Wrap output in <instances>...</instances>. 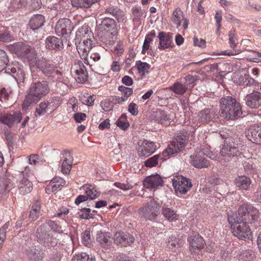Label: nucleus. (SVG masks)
<instances>
[{"label":"nucleus","mask_w":261,"mask_h":261,"mask_svg":"<svg viewBox=\"0 0 261 261\" xmlns=\"http://www.w3.org/2000/svg\"><path fill=\"white\" fill-rule=\"evenodd\" d=\"M187 138L185 136H177L174 139L168 148L163 151V155L167 156L180 152L186 145Z\"/></svg>","instance_id":"obj_10"},{"label":"nucleus","mask_w":261,"mask_h":261,"mask_svg":"<svg viewBox=\"0 0 261 261\" xmlns=\"http://www.w3.org/2000/svg\"><path fill=\"white\" fill-rule=\"evenodd\" d=\"M93 34L90 28L86 24H84L76 32L75 41L81 40H86V38H93Z\"/></svg>","instance_id":"obj_31"},{"label":"nucleus","mask_w":261,"mask_h":261,"mask_svg":"<svg viewBox=\"0 0 261 261\" xmlns=\"http://www.w3.org/2000/svg\"><path fill=\"white\" fill-rule=\"evenodd\" d=\"M116 125L122 130H126L129 126V123L126 120V116L122 114L116 121Z\"/></svg>","instance_id":"obj_54"},{"label":"nucleus","mask_w":261,"mask_h":261,"mask_svg":"<svg viewBox=\"0 0 261 261\" xmlns=\"http://www.w3.org/2000/svg\"><path fill=\"white\" fill-rule=\"evenodd\" d=\"M31 74L32 82L22 103L23 108L36 103L50 91L48 81L39 77L36 72H33Z\"/></svg>","instance_id":"obj_1"},{"label":"nucleus","mask_w":261,"mask_h":261,"mask_svg":"<svg viewBox=\"0 0 261 261\" xmlns=\"http://www.w3.org/2000/svg\"><path fill=\"white\" fill-rule=\"evenodd\" d=\"M160 209L159 204L154 201H151L145 206L141 208L138 211V214L141 218L145 220H154L156 216V212Z\"/></svg>","instance_id":"obj_9"},{"label":"nucleus","mask_w":261,"mask_h":261,"mask_svg":"<svg viewBox=\"0 0 261 261\" xmlns=\"http://www.w3.org/2000/svg\"><path fill=\"white\" fill-rule=\"evenodd\" d=\"M136 67L139 74L141 75H144L148 72L150 65L146 62H143L139 61L137 62Z\"/></svg>","instance_id":"obj_51"},{"label":"nucleus","mask_w":261,"mask_h":261,"mask_svg":"<svg viewBox=\"0 0 261 261\" xmlns=\"http://www.w3.org/2000/svg\"><path fill=\"white\" fill-rule=\"evenodd\" d=\"M61 99L59 96H54L48 100L41 102L36 108V113L38 116L44 115L46 113H52L61 105Z\"/></svg>","instance_id":"obj_8"},{"label":"nucleus","mask_w":261,"mask_h":261,"mask_svg":"<svg viewBox=\"0 0 261 261\" xmlns=\"http://www.w3.org/2000/svg\"><path fill=\"white\" fill-rule=\"evenodd\" d=\"M214 115L213 112L209 109H205L200 111L197 115L199 122L203 123L209 122L213 118Z\"/></svg>","instance_id":"obj_36"},{"label":"nucleus","mask_w":261,"mask_h":261,"mask_svg":"<svg viewBox=\"0 0 261 261\" xmlns=\"http://www.w3.org/2000/svg\"><path fill=\"white\" fill-rule=\"evenodd\" d=\"M158 38L159 40L158 48L160 50L170 48L174 46L172 34L165 32H160L159 33Z\"/></svg>","instance_id":"obj_20"},{"label":"nucleus","mask_w":261,"mask_h":261,"mask_svg":"<svg viewBox=\"0 0 261 261\" xmlns=\"http://www.w3.org/2000/svg\"><path fill=\"white\" fill-rule=\"evenodd\" d=\"M44 22L45 18L42 15L36 14L30 19L29 25L33 30L35 31L42 27Z\"/></svg>","instance_id":"obj_35"},{"label":"nucleus","mask_w":261,"mask_h":261,"mask_svg":"<svg viewBox=\"0 0 261 261\" xmlns=\"http://www.w3.org/2000/svg\"><path fill=\"white\" fill-rule=\"evenodd\" d=\"M162 214L163 216L171 222L178 219V215L173 210L166 206H163Z\"/></svg>","instance_id":"obj_41"},{"label":"nucleus","mask_w":261,"mask_h":261,"mask_svg":"<svg viewBox=\"0 0 261 261\" xmlns=\"http://www.w3.org/2000/svg\"><path fill=\"white\" fill-rule=\"evenodd\" d=\"M189 162L194 167L199 169L206 168L209 165L208 161L202 156L200 152L195 155H191Z\"/></svg>","instance_id":"obj_27"},{"label":"nucleus","mask_w":261,"mask_h":261,"mask_svg":"<svg viewBox=\"0 0 261 261\" xmlns=\"http://www.w3.org/2000/svg\"><path fill=\"white\" fill-rule=\"evenodd\" d=\"M114 185L117 188L123 191H127L133 188V186L128 182L124 184L120 182H116L114 184Z\"/></svg>","instance_id":"obj_63"},{"label":"nucleus","mask_w":261,"mask_h":261,"mask_svg":"<svg viewBox=\"0 0 261 261\" xmlns=\"http://www.w3.org/2000/svg\"><path fill=\"white\" fill-rule=\"evenodd\" d=\"M95 0H71V5L76 7L89 8Z\"/></svg>","instance_id":"obj_47"},{"label":"nucleus","mask_w":261,"mask_h":261,"mask_svg":"<svg viewBox=\"0 0 261 261\" xmlns=\"http://www.w3.org/2000/svg\"><path fill=\"white\" fill-rule=\"evenodd\" d=\"M82 242L86 246L90 245L91 242L90 232L89 230L86 229L85 230L82 236Z\"/></svg>","instance_id":"obj_62"},{"label":"nucleus","mask_w":261,"mask_h":261,"mask_svg":"<svg viewBox=\"0 0 261 261\" xmlns=\"http://www.w3.org/2000/svg\"><path fill=\"white\" fill-rule=\"evenodd\" d=\"M118 90L121 92L122 97L126 101L128 98L133 94V90L131 88L120 86L118 87Z\"/></svg>","instance_id":"obj_57"},{"label":"nucleus","mask_w":261,"mask_h":261,"mask_svg":"<svg viewBox=\"0 0 261 261\" xmlns=\"http://www.w3.org/2000/svg\"><path fill=\"white\" fill-rule=\"evenodd\" d=\"M134 21H138L142 16L143 12L140 7L135 6L132 8Z\"/></svg>","instance_id":"obj_60"},{"label":"nucleus","mask_w":261,"mask_h":261,"mask_svg":"<svg viewBox=\"0 0 261 261\" xmlns=\"http://www.w3.org/2000/svg\"><path fill=\"white\" fill-rule=\"evenodd\" d=\"M100 24L104 29V30L110 31H117L115 21L112 18L105 17L101 20Z\"/></svg>","instance_id":"obj_40"},{"label":"nucleus","mask_w":261,"mask_h":261,"mask_svg":"<svg viewBox=\"0 0 261 261\" xmlns=\"http://www.w3.org/2000/svg\"><path fill=\"white\" fill-rule=\"evenodd\" d=\"M45 44L46 48L53 50H59L63 46L61 39L54 36H48L45 39Z\"/></svg>","instance_id":"obj_30"},{"label":"nucleus","mask_w":261,"mask_h":261,"mask_svg":"<svg viewBox=\"0 0 261 261\" xmlns=\"http://www.w3.org/2000/svg\"><path fill=\"white\" fill-rule=\"evenodd\" d=\"M152 119L159 123L167 126L170 125L171 122L170 116L167 114V112L157 109L152 114Z\"/></svg>","instance_id":"obj_26"},{"label":"nucleus","mask_w":261,"mask_h":261,"mask_svg":"<svg viewBox=\"0 0 261 261\" xmlns=\"http://www.w3.org/2000/svg\"><path fill=\"white\" fill-rule=\"evenodd\" d=\"M75 74V80L78 83H84L88 79V72L83 63L81 60L75 62L72 68Z\"/></svg>","instance_id":"obj_17"},{"label":"nucleus","mask_w":261,"mask_h":261,"mask_svg":"<svg viewBox=\"0 0 261 261\" xmlns=\"http://www.w3.org/2000/svg\"><path fill=\"white\" fill-rule=\"evenodd\" d=\"M183 244L182 241L179 238H176L174 236L169 238L168 242V247L172 251L178 250Z\"/></svg>","instance_id":"obj_39"},{"label":"nucleus","mask_w":261,"mask_h":261,"mask_svg":"<svg viewBox=\"0 0 261 261\" xmlns=\"http://www.w3.org/2000/svg\"><path fill=\"white\" fill-rule=\"evenodd\" d=\"M200 152L201 154L205 155L212 160H216V155L210 150L208 147L202 148Z\"/></svg>","instance_id":"obj_64"},{"label":"nucleus","mask_w":261,"mask_h":261,"mask_svg":"<svg viewBox=\"0 0 261 261\" xmlns=\"http://www.w3.org/2000/svg\"><path fill=\"white\" fill-rule=\"evenodd\" d=\"M101 58L100 55L96 53H91L90 57H88V55H87V57L82 59L84 60V63L90 66H93V64L97 61H98Z\"/></svg>","instance_id":"obj_50"},{"label":"nucleus","mask_w":261,"mask_h":261,"mask_svg":"<svg viewBox=\"0 0 261 261\" xmlns=\"http://www.w3.org/2000/svg\"><path fill=\"white\" fill-rule=\"evenodd\" d=\"M61 158V171L64 174H68L73 164V157L70 152L64 151Z\"/></svg>","instance_id":"obj_25"},{"label":"nucleus","mask_w":261,"mask_h":261,"mask_svg":"<svg viewBox=\"0 0 261 261\" xmlns=\"http://www.w3.org/2000/svg\"><path fill=\"white\" fill-rule=\"evenodd\" d=\"M28 4V0H12L10 7L14 10L25 8Z\"/></svg>","instance_id":"obj_52"},{"label":"nucleus","mask_w":261,"mask_h":261,"mask_svg":"<svg viewBox=\"0 0 261 261\" xmlns=\"http://www.w3.org/2000/svg\"><path fill=\"white\" fill-rule=\"evenodd\" d=\"M96 241L104 248H108L112 244V238L109 232H98L97 234Z\"/></svg>","instance_id":"obj_34"},{"label":"nucleus","mask_w":261,"mask_h":261,"mask_svg":"<svg viewBox=\"0 0 261 261\" xmlns=\"http://www.w3.org/2000/svg\"><path fill=\"white\" fill-rule=\"evenodd\" d=\"M172 185L177 195L186 194L192 187L191 180L183 176L172 179Z\"/></svg>","instance_id":"obj_11"},{"label":"nucleus","mask_w":261,"mask_h":261,"mask_svg":"<svg viewBox=\"0 0 261 261\" xmlns=\"http://www.w3.org/2000/svg\"><path fill=\"white\" fill-rule=\"evenodd\" d=\"M188 240L190 245V251L192 253L199 254L204 248L205 242L199 234L190 237Z\"/></svg>","instance_id":"obj_16"},{"label":"nucleus","mask_w":261,"mask_h":261,"mask_svg":"<svg viewBox=\"0 0 261 261\" xmlns=\"http://www.w3.org/2000/svg\"><path fill=\"white\" fill-rule=\"evenodd\" d=\"M10 179L6 177L1 178L0 179V193L8 192L10 189Z\"/></svg>","instance_id":"obj_55"},{"label":"nucleus","mask_w":261,"mask_h":261,"mask_svg":"<svg viewBox=\"0 0 261 261\" xmlns=\"http://www.w3.org/2000/svg\"><path fill=\"white\" fill-rule=\"evenodd\" d=\"M85 193L90 200L96 198L98 195V192L92 185H90L86 188Z\"/></svg>","instance_id":"obj_56"},{"label":"nucleus","mask_w":261,"mask_h":261,"mask_svg":"<svg viewBox=\"0 0 261 261\" xmlns=\"http://www.w3.org/2000/svg\"><path fill=\"white\" fill-rule=\"evenodd\" d=\"M237 215L242 221L253 224L257 221L258 211L250 204L244 203L239 207Z\"/></svg>","instance_id":"obj_7"},{"label":"nucleus","mask_w":261,"mask_h":261,"mask_svg":"<svg viewBox=\"0 0 261 261\" xmlns=\"http://www.w3.org/2000/svg\"><path fill=\"white\" fill-rule=\"evenodd\" d=\"M229 36V44L230 48L234 49L237 47V41L236 33L234 30H231L228 33Z\"/></svg>","instance_id":"obj_58"},{"label":"nucleus","mask_w":261,"mask_h":261,"mask_svg":"<svg viewBox=\"0 0 261 261\" xmlns=\"http://www.w3.org/2000/svg\"><path fill=\"white\" fill-rule=\"evenodd\" d=\"M38 69L46 77L53 81H56L68 85L69 80L62 72L58 69L57 66L45 59L38 60L35 69Z\"/></svg>","instance_id":"obj_2"},{"label":"nucleus","mask_w":261,"mask_h":261,"mask_svg":"<svg viewBox=\"0 0 261 261\" xmlns=\"http://www.w3.org/2000/svg\"><path fill=\"white\" fill-rule=\"evenodd\" d=\"M36 236L37 242L45 247H51L57 250L63 245L60 242H58L56 237L45 230L44 224L37 229Z\"/></svg>","instance_id":"obj_6"},{"label":"nucleus","mask_w":261,"mask_h":261,"mask_svg":"<svg viewBox=\"0 0 261 261\" xmlns=\"http://www.w3.org/2000/svg\"><path fill=\"white\" fill-rule=\"evenodd\" d=\"M47 225L50 228L54 231L62 233L63 232V230L60 225L56 221L49 220L46 222Z\"/></svg>","instance_id":"obj_59"},{"label":"nucleus","mask_w":261,"mask_h":261,"mask_svg":"<svg viewBox=\"0 0 261 261\" xmlns=\"http://www.w3.org/2000/svg\"><path fill=\"white\" fill-rule=\"evenodd\" d=\"M92 39L86 38V40L75 41L76 49L81 59L87 57L88 53L92 47Z\"/></svg>","instance_id":"obj_19"},{"label":"nucleus","mask_w":261,"mask_h":261,"mask_svg":"<svg viewBox=\"0 0 261 261\" xmlns=\"http://www.w3.org/2000/svg\"><path fill=\"white\" fill-rule=\"evenodd\" d=\"M254 254L253 251L250 250H243L239 255L240 261H253Z\"/></svg>","instance_id":"obj_45"},{"label":"nucleus","mask_w":261,"mask_h":261,"mask_svg":"<svg viewBox=\"0 0 261 261\" xmlns=\"http://www.w3.org/2000/svg\"><path fill=\"white\" fill-rule=\"evenodd\" d=\"M12 47L17 57L24 63L29 64L31 73L36 72L35 69L38 59L37 58V53L35 49L31 46L22 42L14 44Z\"/></svg>","instance_id":"obj_4"},{"label":"nucleus","mask_w":261,"mask_h":261,"mask_svg":"<svg viewBox=\"0 0 261 261\" xmlns=\"http://www.w3.org/2000/svg\"><path fill=\"white\" fill-rule=\"evenodd\" d=\"M220 113L225 119L235 120L241 116L242 110L240 102L232 96H227L220 100Z\"/></svg>","instance_id":"obj_3"},{"label":"nucleus","mask_w":261,"mask_h":261,"mask_svg":"<svg viewBox=\"0 0 261 261\" xmlns=\"http://www.w3.org/2000/svg\"><path fill=\"white\" fill-rule=\"evenodd\" d=\"M113 240L116 245L124 247L130 246L135 242V238L132 235L121 231L115 233Z\"/></svg>","instance_id":"obj_15"},{"label":"nucleus","mask_w":261,"mask_h":261,"mask_svg":"<svg viewBox=\"0 0 261 261\" xmlns=\"http://www.w3.org/2000/svg\"><path fill=\"white\" fill-rule=\"evenodd\" d=\"M117 31L103 30L98 33V37L102 43L109 47L112 45L116 39Z\"/></svg>","instance_id":"obj_21"},{"label":"nucleus","mask_w":261,"mask_h":261,"mask_svg":"<svg viewBox=\"0 0 261 261\" xmlns=\"http://www.w3.org/2000/svg\"><path fill=\"white\" fill-rule=\"evenodd\" d=\"M246 105L251 109H257L261 106V93L253 90L247 94L245 98Z\"/></svg>","instance_id":"obj_23"},{"label":"nucleus","mask_w":261,"mask_h":261,"mask_svg":"<svg viewBox=\"0 0 261 261\" xmlns=\"http://www.w3.org/2000/svg\"><path fill=\"white\" fill-rule=\"evenodd\" d=\"M236 186L241 190H248L250 184V179L246 176H240L235 179Z\"/></svg>","instance_id":"obj_38"},{"label":"nucleus","mask_w":261,"mask_h":261,"mask_svg":"<svg viewBox=\"0 0 261 261\" xmlns=\"http://www.w3.org/2000/svg\"><path fill=\"white\" fill-rule=\"evenodd\" d=\"M167 89L173 91L177 95H182L187 92L189 87L185 84L175 82L173 85L169 86Z\"/></svg>","instance_id":"obj_37"},{"label":"nucleus","mask_w":261,"mask_h":261,"mask_svg":"<svg viewBox=\"0 0 261 261\" xmlns=\"http://www.w3.org/2000/svg\"><path fill=\"white\" fill-rule=\"evenodd\" d=\"M25 254L30 261L42 260L45 255V250L40 246H29L25 248Z\"/></svg>","instance_id":"obj_14"},{"label":"nucleus","mask_w":261,"mask_h":261,"mask_svg":"<svg viewBox=\"0 0 261 261\" xmlns=\"http://www.w3.org/2000/svg\"><path fill=\"white\" fill-rule=\"evenodd\" d=\"M41 209V202L39 200L33 204L32 210L30 213V218L32 220H36L39 216Z\"/></svg>","instance_id":"obj_44"},{"label":"nucleus","mask_w":261,"mask_h":261,"mask_svg":"<svg viewBox=\"0 0 261 261\" xmlns=\"http://www.w3.org/2000/svg\"><path fill=\"white\" fill-rule=\"evenodd\" d=\"M91 209L89 208H84L82 209L81 212L79 213V216L80 218L89 219L93 217V214L91 213Z\"/></svg>","instance_id":"obj_61"},{"label":"nucleus","mask_w":261,"mask_h":261,"mask_svg":"<svg viewBox=\"0 0 261 261\" xmlns=\"http://www.w3.org/2000/svg\"><path fill=\"white\" fill-rule=\"evenodd\" d=\"M9 63V59L7 53L4 50L0 49V72L6 68Z\"/></svg>","instance_id":"obj_48"},{"label":"nucleus","mask_w":261,"mask_h":261,"mask_svg":"<svg viewBox=\"0 0 261 261\" xmlns=\"http://www.w3.org/2000/svg\"><path fill=\"white\" fill-rule=\"evenodd\" d=\"M163 184L161 177L158 175H152L145 178L143 181L144 186L147 189H154Z\"/></svg>","instance_id":"obj_28"},{"label":"nucleus","mask_w":261,"mask_h":261,"mask_svg":"<svg viewBox=\"0 0 261 261\" xmlns=\"http://www.w3.org/2000/svg\"><path fill=\"white\" fill-rule=\"evenodd\" d=\"M66 184V181L60 177H54L46 188V191L48 194L61 190Z\"/></svg>","instance_id":"obj_29"},{"label":"nucleus","mask_w":261,"mask_h":261,"mask_svg":"<svg viewBox=\"0 0 261 261\" xmlns=\"http://www.w3.org/2000/svg\"><path fill=\"white\" fill-rule=\"evenodd\" d=\"M5 70V72L12 74L18 82H24L25 73L22 69V66L20 65L17 62L15 61L11 64L8 63Z\"/></svg>","instance_id":"obj_13"},{"label":"nucleus","mask_w":261,"mask_h":261,"mask_svg":"<svg viewBox=\"0 0 261 261\" xmlns=\"http://www.w3.org/2000/svg\"><path fill=\"white\" fill-rule=\"evenodd\" d=\"M167 156V155L165 154L163 155V153L162 154H156L153 156L151 158H149L145 162V165L147 167L151 168L155 166L158 164V161L160 159L162 160H164L165 157Z\"/></svg>","instance_id":"obj_43"},{"label":"nucleus","mask_w":261,"mask_h":261,"mask_svg":"<svg viewBox=\"0 0 261 261\" xmlns=\"http://www.w3.org/2000/svg\"><path fill=\"white\" fill-rule=\"evenodd\" d=\"M73 29L71 21L68 18L59 20L56 26V32L59 36H64L71 32Z\"/></svg>","instance_id":"obj_22"},{"label":"nucleus","mask_w":261,"mask_h":261,"mask_svg":"<svg viewBox=\"0 0 261 261\" xmlns=\"http://www.w3.org/2000/svg\"><path fill=\"white\" fill-rule=\"evenodd\" d=\"M106 13L107 14H110V15L114 16L115 18H116L118 21H119L120 19V16L121 15V11L117 7L110 6L106 9Z\"/></svg>","instance_id":"obj_53"},{"label":"nucleus","mask_w":261,"mask_h":261,"mask_svg":"<svg viewBox=\"0 0 261 261\" xmlns=\"http://www.w3.org/2000/svg\"><path fill=\"white\" fill-rule=\"evenodd\" d=\"M72 261H96L94 256L89 255L85 252H82L74 256Z\"/></svg>","instance_id":"obj_49"},{"label":"nucleus","mask_w":261,"mask_h":261,"mask_svg":"<svg viewBox=\"0 0 261 261\" xmlns=\"http://www.w3.org/2000/svg\"><path fill=\"white\" fill-rule=\"evenodd\" d=\"M220 154L221 156L225 158L238 156L241 158L242 152L238 148L237 144L234 142H227L225 141L222 145Z\"/></svg>","instance_id":"obj_12"},{"label":"nucleus","mask_w":261,"mask_h":261,"mask_svg":"<svg viewBox=\"0 0 261 261\" xmlns=\"http://www.w3.org/2000/svg\"><path fill=\"white\" fill-rule=\"evenodd\" d=\"M14 40L10 32L5 28H0V41L9 42Z\"/></svg>","instance_id":"obj_46"},{"label":"nucleus","mask_w":261,"mask_h":261,"mask_svg":"<svg viewBox=\"0 0 261 261\" xmlns=\"http://www.w3.org/2000/svg\"><path fill=\"white\" fill-rule=\"evenodd\" d=\"M22 118V114L20 112L12 111L1 116L0 121L3 123L11 126L14 123H19Z\"/></svg>","instance_id":"obj_24"},{"label":"nucleus","mask_w":261,"mask_h":261,"mask_svg":"<svg viewBox=\"0 0 261 261\" xmlns=\"http://www.w3.org/2000/svg\"><path fill=\"white\" fill-rule=\"evenodd\" d=\"M227 220L234 236L242 240L251 239L252 232L247 225L248 222L242 221L236 213H233L228 214Z\"/></svg>","instance_id":"obj_5"},{"label":"nucleus","mask_w":261,"mask_h":261,"mask_svg":"<svg viewBox=\"0 0 261 261\" xmlns=\"http://www.w3.org/2000/svg\"><path fill=\"white\" fill-rule=\"evenodd\" d=\"M156 146L153 142L144 140L138 147L139 156L147 157L153 154L156 150Z\"/></svg>","instance_id":"obj_18"},{"label":"nucleus","mask_w":261,"mask_h":261,"mask_svg":"<svg viewBox=\"0 0 261 261\" xmlns=\"http://www.w3.org/2000/svg\"><path fill=\"white\" fill-rule=\"evenodd\" d=\"M183 18V13L181 9L179 8H176L172 14V21L176 25L177 28L181 26V22Z\"/></svg>","instance_id":"obj_42"},{"label":"nucleus","mask_w":261,"mask_h":261,"mask_svg":"<svg viewBox=\"0 0 261 261\" xmlns=\"http://www.w3.org/2000/svg\"><path fill=\"white\" fill-rule=\"evenodd\" d=\"M247 137L251 142L261 144V125H255L248 133Z\"/></svg>","instance_id":"obj_33"},{"label":"nucleus","mask_w":261,"mask_h":261,"mask_svg":"<svg viewBox=\"0 0 261 261\" xmlns=\"http://www.w3.org/2000/svg\"><path fill=\"white\" fill-rule=\"evenodd\" d=\"M17 184L20 193L23 195L30 193L32 190V184L27 178L19 177Z\"/></svg>","instance_id":"obj_32"}]
</instances>
